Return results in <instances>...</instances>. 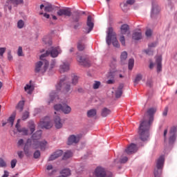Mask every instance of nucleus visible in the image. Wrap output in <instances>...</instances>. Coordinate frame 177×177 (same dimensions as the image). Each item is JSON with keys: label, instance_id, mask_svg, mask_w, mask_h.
Returning a JSON list of instances; mask_svg holds the SVG:
<instances>
[{"label": "nucleus", "instance_id": "obj_1", "mask_svg": "<svg viewBox=\"0 0 177 177\" xmlns=\"http://www.w3.org/2000/svg\"><path fill=\"white\" fill-rule=\"evenodd\" d=\"M156 111H157V109L154 108L148 109L144 116V120H142L140 124L138 134L142 142H146V140H149V131L150 130V125H151L153 121H154V114Z\"/></svg>", "mask_w": 177, "mask_h": 177}, {"label": "nucleus", "instance_id": "obj_2", "mask_svg": "<svg viewBox=\"0 0 177 177\" xmlns=\"http://www.w3.org/2000/svg\"><path fill=\"white\" fill-rule=\"evenodd\" d=\"M164 162H165V158L164 156H160L156 160V168L154 169L155 177H161V174H162V168H164Z\"/></svg>", "mask_w": 177, "mask_h": 177}, {"label": "nucleus", "instance_id": "obj_3", "mask_svg": "<svg viewBox=\"0 0 177 177\" xmlns=\"http://www.w3.org/2000/svg\"><path fill=\"white\" fill-rule=\"evenodd\" d=\"M41 61H39L35 64V73H41V74H44L48 70V67L49 66V62L47 60L41 59Z\"/></svg>", "mask_w": 177, "mask_h": 177}, {"label": "nucleus", "instance_id": "obj_4", "mask_svg": "<svg viewBox=\"0 0 177 177\" xmlns=\"http://www.w3.org/2000/svg\"><path fill=\"white\" fill-rule=\"evenodd\" d=\"M59 53H62V50L59 47H50L48 50H46V53L42 54L40 56V60H44V57L51 56V57H57Z\"/></svg>", "mask_w": 177, "mask_h": 177}, {"label": "nucleus", "instance_id": "obj_5", "mask_svg": "<svg viewBox=\"0 0 177 177\" xmlns=\"http://www.w3.org/2000/svg\"><path fill=\"white\" fill-rule=\"evenodd\" d=\"M66 80H67V77H66V76L60 80L59 82L56 86L57 91H62V88H63L64 91L70 92V89H71V85H70V83H64V81H66Z\"/></svg>", "mask_w": 177, "mask_h": 177}, {"label": "nucleus", "instance_id": "obj_6", "mask_svg": "<svg viewBox=\"0 0 177 177\" xmlns=\"http://www.w3.org/2000/svg\"><path fill=\"white\" fill-rule=\"evenodd\" d=\"M94 175L97 177H112L111 173L107 174L106 169L103 167H98L95 169Z\"/></svg>", "mask_w": 177, "mask_h": 177}, {"label": "nucleus", "instance_id": "obj_7", "mask_svg": "<svg viewBox=\"0 0 177 177\" xmlns=\"http://www.w3.org/2000/svg\"><path fill=\"white\" fill-rule=\"evenodd\" d=\"M176 132H177L176 126H173L172 127H171L169 133V145H174V143H175V140H176Z\"/></svg>", "mask_w": 177, "mask_h": 177}, {"label": "nucleus", "instance_id": "obj_8", "mask_svg": "<svg viewBox=\"0 0 177 177\" xmlns=\"http://www.w3.org/2000/svg\"><path fill=\"white\" fill-rule=\"evenodd\" d=\"M161 12V8L158 6V4L156 3H152V8L151 11V19H156Z\"/></svg>", "mask_w": 177, "mask_h": 177}, {"label": "nucleus", "instance_id": "obj_9", "mask_svg": "<svg viewBox=\"0 0 177 177\" xmlns=\"http://www.w3.org/2000/svg\"><path fill=\"white\" fill-rule=\"evenodd\" d=\"M115 37L117 36L115 35V32L113 31V28H109L106 39L107 45H111V39H113V38H114Z\"/></svg>", "mask_w": 177, "mask_h": 177}, {"label": "nucleus", "instance_id": "obj_10", "mask_svg": "<svg viewBox=\"0 0 177 177\" xmlns=\"http://www.w3.org/2000/svg\"><path fill=\"white\" fill-rule=\"evenodd\" d=\"M71 8H62L59 9L57 15L58 16H64L65 17H70L71 16Z\"/></svg>", "mask_w": 177, "mask_h": 177}, {"label": "nucleus", "instance_id": "obj_11", "mask_svg": "<svg viewBox=\"0 0 177 177\" xmlns=\"http://www.w3.org/2000/svg\"><path fill=\"white\" fill-rule=\"evenodd\" d=\"M77 60L82 66H85V67H89L91 66V62L88 58L84 59L82 56H77Z\"/></svg>", "mask_w": 177, "mask_h": 177}, {"label": "nucleus", "instance_id": "obj_12", "mask_svg": "<svg viewBox=\"0 0 177 177\" xmlns=\"http://www.w3.org/2000/svg\"><path fill=\"white\" fill-rule=\"evenodd\" d=\"M127 154H133L138 151V147L136 145L131 143L126 149Z\"/></svg>", "mask_w": 177, "mask_h": 177}, {"label": "nucleus", "instance_id": "obj_13", "mask_svg": "<svg viewBox=\"0 0 177 177\" xmlns=\"http://www.w3.org/2000/svg\"><path fill=\"white\" fill-rule=\"evenodd\" d=\"M46 145H48V142H46V140H43L41 142L39 141H37L35 143V149H41V150H45V149H46Z\"/></svg>", "mask_w": 177, "mask_h": 177}, {"label": "nucleus", "instance_id": "obj_14", "mask_svg": "<svg viewBox=\"0 0 177 177\" xmlns=\"http://www.w3.org/2000/svg\"><path fill=\"white\" fill-rule=\"evenodd\" d=\"M70 70V64L67 62H64L62 64L59 66V72L61 73H66Z\"/></svg>", "mask_w": 177, "mask_h": 177}, {"label": "nucleus", "instance_id": "obj_15", "mask_svg": "<svg viewBox=\"0 0 177 177\" xmlns=\"http://www.w3.org/2000/svg\"><path fill=\"white\" fill-rule=\"evenodd\" d=\"M133 3H135V0H127L126 2L120 3V8L123 12H127L128 10V5H133Z\"/></svg>", "mask_w": 177, "mask_h": 177}, {"label": "nucleus", "instance_id": "obj_16", "mask_svg": "<svg viewBox=\"0 0 177 177\" xmlns=\"http://www.w3.org/2000/svg\"><path fill=\"white\" fill-rule=\"evenodd\" d=\"M54 123L55 127L57 129H60L61 128H63V122H62L60 116L57 115L54 118Z\"/></svg>", "mask_w": 177, "mask_h": 177}, {"label": "nucleus", "instance_id": "obj_17", "mask_svg": "<svg viewBox=\"0 0 177 177\" xmlns=\"http://www.w3.org/2000/svg\"><path fill=\"white\" fill-rule=\"evenodd\" d=\"M86 26L88 27V29L87 30V34H89V32L93 30V21H92V16L88 15L87 17V22Z\"/></svg>", "mask_w": 177, "mask_h": 177}, {"label": "nucleus", "instance_id": "obj_18", "mask_svg": "<svg viewBox=\"0 0 177 177\" xmlns=\"http://www.w3.org/2000/svg\"><path fill=\"white\" fill-rule=\"evenodd\" d=\"M120 32L122 35H125V34L129 35V34H131V32L129 31V26H128V24L122 25L120 27Z\"/></svg>", "mask_w": 177, "mask_h": 177}, {"label": "nucleus", "instance_id": "obj_19", "mask_svg": "<svg viewBox=\"0 0 177 177\" xmlns=\"http://www.w3.org/2000/svg\"><path fill=\"white\" fill-rule=\"evenodd\" d=\"M62 154H63V151L58 150L49 157L48 161H53V160H56V158H59V157H61Z\"/></svg>", "mask_w": 177, "mask_h": 177}, {"label": "nucleus", "instance_id": "obj_20", "mask_svg": "<svg viewBox=\"0 0 177 177\" xmlns=\"http://www.w3.org/2000/svg\"><path fill=\"white\" fill-rule=\"evenodd\" d=\"M49 118L46 117L44 121H41V125L44 127V128H46V129H50V128L53 127L52 122L49 120Z\"/></svg>", "mask_w": 177, "mask_h": 177}, {"label": "nucleus", "instance_id": "obj_21", "mask_svg": "<svg viewBox=\"0 0 177 177\" xmlns=\"http://www.w3.org/2000/svg\"><path fill=\"white\" fill-rule=\"evenodd\" d=\"M80 142V137H77L74 135L71 136L68 139V145H71L73 143H78Z\"/></svg>", "mask_w": 177, "mask_h": 177}, {"label": "nucleus", "instance_id": "obj_22", "mask_svg": "<svg viewBox=\"0 0 177 177\" xmlns=\"http://www.w3.org/2000/svg\"><path fill=\"white\" fill-rule=\"evenodd\" d=\"M84 41H85V37H81L77 42V49L78 50L82 51L85 49V44H84Z\"/></svg>", "mask_w": 177, "mask_h": 177}, {"label": "nucleus", "instance_id": "obj_23", "mask_svg": "<svg viewBox=\"0 0 177 177\" xmlns=\"http://www.w3.org/2000/svg\"><path fill=\"white\" fill-rule=\"evenodd\" d=\"M161 62H162V57L161 56H158L156 58V64H157V71L160 73L162 70V65L161 64Z\"/></svg>", "mask_w": 177, "mask_h": 177}, {"label": "nucleus", "instance_id": "obj_24", "mask_svg": "<svg viewBox=\"0 0 177 177\" xmlns=\"http://www.w3.org/2000/svg\"><path fill=\"white\" fill-rule=\"evenodd\" d=\"M127 59H128V53H127V51H123L120 55V62L122 64H125L127 63Z\"/></svg>", "mask_w": 177, "mask_h": 177}, {"label": "nucleus", "instance_id": "obj_25", "mask_svg": "<svg viewBox=\"0 0 177 177\" xmlns=\"http://www.w3.org/2000/svg\"><path fill=\"white\" fill-rule=\"evenodd\" d=\"M62 111L64 114H70L71 113V107L66 104H63Z\"/></svg>", "mask_w": 177, "mask_h": 177}, {"label": "nucleus", "instance_id": "obj_26", "mask_svg": "<svg viewBox=\"0 0 177 177\" xmlns=\"http://www.w3.org/2000/svg\"><path fill=\"white\" fill-rule=\"evenodd\" d=\"M124 88V84H120L118 90L115 92V97L118 98V97H121V96L122 95V89Z\"/></svg>", "mask_w": 177, "mask_h": 177}, {"label": "nucleus", "instance_id": "obj_27", "mask_svg": "<svg viewBox=\"0 0 177 177\" xmlns=\"http://www.w3.org/2000/svg\"><path fill=\"white\" fill-rule=\"evenodd\" d=\"M28 146H31V139H28L26 143L25 144L24 151L26 156H28Z\"/></svg>", "mask_w": 177, "mask_h": 177}, {"label": "nucleus", "instance_id": "obj_28", "mask_svg": "<svg viewBox=\"0 0 177 177\" xmlns=\"http://www.w3.org/2000/svg\"><path fill=\"white\" fill-rule=\"evenodd\" d=\"M109 114H111V111L107 108L102 109L101 111V115L102 117H107V115H109Z\"/></svg>", "mask_w": 177, "mask_h": 177}, {"label": "nucleus", "instance_id": "obj_29", "mask_svg": "<svg viewBox=\"0 0 177 177\" xmlns=\"http://www.w3.org/2000/svg\"><path fill=\"white\" fill-rule=\"evenodd\" d=\"M41 135H42V131L39 130L32 135V138L33 140H38V139H40Z\"/></svg>", "mask_w": 177, "mask_h": 177}, {"label": "nucleus", "instance_id": "obj_30", "mask_svg": "<svg viewBox=\"0 0 177 177\" xmlns=\"http://www.w3.org/2000/svg\"><path fill=\"white\" fill-rule=\"evenodd\" d=\"M133 39L136 41H139V39H142V32H135L132 36Z\"/></svg>", "mask_w": 177, "mask_h": 177}, {"label": "nucleus", "instance_id": "obj_31", "mask_svg": "<svg viewBox=\"0 0 177 177\" xmlns=\"http://www.w3.org/2000/svg\"><path fill=\"white\" fill-rule=\"evenodd\" d=\"M96 114H97L96 109H90L89 111H87V117H88V118H92L95 117Z\"/></svg>", "mask_w": 177, "mask_h": 177}, {"label": "nucleus", "instance_id": "obj_32", "mask_svg": "<svg viewBox=\"0 0 177 177\" xmlns=\"http://www.w3.org/2000/svg\"><path fill=\"white\" fill-rule=\"evenodd\" d=\"M8 2L11 3V5H13L14 6H17L18 5H21L23 2H24V0H8Z\"/></svg>", "mask_w": 177, "mask_h": 177}, {"label": "nucleus", "instance_id": "obj_33", "mask_svg": "<svg viewBox=\"0 0 177 177\" xmlns=\"http://www.w3.org/2000/svg\"><path fill=\"white\" fill-rule=\"evenodd\" d=\"M17 131H18V132L21 133L24 136H27L28 135V129H27L26 127H18L17 129Z\"/></svg>", "mask_w": 177, "mask_h": 177}, {"label": "nucleus", "instance_id": "obj_34", "mask_svg": "<svg viewBox=\"0 0 177 177\" xmlns=\"http://www.w3.org/2000/svg\"><path fill=\"white\" fill-rule=\"evenodd\" d=\"M24 90L28 95H31L32 93V86L29 84H26V86L24 87Z\"/></svg>", "mask_w": 177, "mask_h": 177}, {"label": "nucleus", "instance_id": "obj_35", "mask_svg": "<svg viewBox=\"0 0 177 177\" xmlns=\"http://www.w3.org/2000/svg\"><path fill=\"white\" fill-rule=\"evenodd\" d=\"M111 41L113 46L115 48H120V43H118V40H117V36L112 37Z\"/></svg>", "mask_w": 177, "mask_h": 177}, {"label": "nucleus", "instance_id": "obj_36", "mask_svg": "<svg viewBox=\"0 0 177 177\" xmlns=\"http://www.w3.org/2000/svg\"><path fill=\"white\" fill-rule=\"evenodd\" d=\"M15 118H16V112H13L11 116L8 118L9 122L11 124V127H13V122H15Z\"/></svg>", "mask_w": 177, "mask_h": 177}, {"label": "nucleus", "instance_id": "obj_37", "mask_svg": "<svg viewBox=\"0 0 177 177\" xmlns=\"http://www.w3.org/2000/svg\"><path fill=\"white\" fill-rule=\"evenodd\" d=\"M72 156H73V152H71V151H67L64 155L63 160H67L71 158Z\"/></svg>", "mask_w": 177, "mask_h": 177}, {"label": "nucleus", "instance_id": "obj_38", "mask_svg": "<svg viewBox=\"0 0 177 177\" xmlns=\"http://www.w3.org/2000/svg\"><path fill=\"white\" fill-rule=\"evenodd\" d=\"M24 107V101H20V102L18 103V104H17L16 109H17V110H19V111H23Z\"/></svg>", "mask_w": 177, "mask_h": 177}, {"label": "nucleus", "instance_id": "obj_39", "mask_svg": "<svg viewBox=\"0 0 177 177\" xmlns=\"http://www.w3.org/2000/svg\"><path fill=\"white\" fill-rule=\"evenodd\" d=\"M29 129L31 133H34L35 131V124H34V122H29Z\"/></svg>", "mask_w": 177, "mask_h": 177}, {"label": "nucleus", "instance_id": "obj_40", "mask_svg": "<svg viewBox=\"0 0 177 177\" xmlns=\"http://www.w3.org/2000/svg\"><path fill=\"white\" fill-rule=\"evenodd\" d=\"M142 77L140 74L137 75L136 79L134 80L135 85H138V84H139V82L142 81Z\"/></svg>", "mask_w": 177, "mask_h": 177}, {"label": "nucleus", "instance_id": "obj_41", "mask_svg": "<svg viewBox=\"0 0 177 177\" xmlns=\"http://www.w3.org/2000/svg\"><path fill=\"white\" fill-rule=\"evenodd\" d=\"M55 97H56V93L55 91H53L50 94V100L48 102V104H50L52 102L55 100Z\"/></svg>", "mask_w": 177, "mask_h": 177}, {"label": "nucleus", "instance_id": "obj_42", "mask_svg": "<svg viewBox=\"0 0 177 177\" xmlns=\"http://www.w3.org/2000/svg\"><path fill=\"white\" fill-rule=\"evenodd\" d=\"M80 80V77L77 75H73L72 78V84L73 85H76L78 84V80Z\"/></svg>", "mask_w": 177, "mask_h": 177}, {"label": "nucleus", "instance_id": "obj_43", "mask_svg": "<svg viewBox=\"0 0 177 177\" xmlns=\"http://www.w3.org/2000/svg\"><path fill=\"white\" fill-rule=\"evenodd\" d=\"M134 64H135V60L133 59H130L129 60V70H132V68H133Z\"/></svg>", "mask_w": 177, "mask_h": 177}, {"label": "nucleus", "instance_id": "obj_44", "mask_svg": "<svg viewBox=\"0 0 177 177\" xmlns=\"http://www.w3.org/2000/svg\"><path fill=\"white\" fill-rule=\"evenodd\" d=\"M6 167H8L6 162H5L3 158H0V168H6Z\"/></svg>", "mask_w": 177, "mask_h": 177}, {"label": "nucleus", "instance_id": "obj_45", "mask_svg": "<svg viewBox=\"0 0 177 177\" xmlns=\"http://www.w3.org/2000/svg\"><path fill=\"white\" fill-rule=\"evenodd\" d=\"M45 12H53V7L52 6V4H48L45 7Z\"/></svg>", "mask_w": 177, "mask_h": 177}, {"label": "nucleus", "instance_id": "obj_46", "mask_svg": "<svg viewBox=\"0 0 177 177\" xmlns=\"http://www.w3.org/2000/svg\"><path fill=\"white\" fill-rule=\"evenodd\" d=\"M63 109V105H62L61 104H55L54 106V109L56 111H62Z\"/></svg>", "mask_w": 177, "mask_h": 177}, {"label": "nucleus", "instance_id": "obj_47", "mask_svg": "<svg viewBox=\"0 0 177 177\" xmlns=\"http://www.w3.org/2000/svg\"><path fill=\"white\" fill-rule=\"evenodd\" d=\"M17 27H18V28H23V27H24V21H23L21 19L18 21Z\"/></svg>", "mask_w": 177, "mask_h": 177}, {"label": "nucleus", "instance_id": "obj_48", "mask_svg": "<svg viewBox=\"0 0 177 177\" xmlns=\"http://www.w3.org/2000/svg\"><path fill=\"white\" fill-rule=\"evenodd\" d=\"M29 115H30V114L28 113V111L24 112L22 115L23 121H26V120H27V118H28Z\"/></svg>", "mask_w": 177, "mask_h": 177}, {"label": "nucleus", "instance_id": "obj_49", "mask_svg": "<svg viewBox=\"0 0 177 177\" xmlns=\"http://www.w3.org/2000/svg\"><path fill=\"white\" fill-rule=\"evenodd\" d=\"M6 52V48L5 47H0V56L3 57V53Z\"/></svg>", "mask_w": 177, "mask_h": 177}, {"label": "nucleus", "instance_id": "obj_50", "mask_svg": "<svg viewBox=\"0 0 177 177\" xmlns=\"http://www.w3.org/2000/svg\"><path fill=\"white\" fill-rule=\"evenodd\" d=\"M17 55L19 57L23 56V48L21 46H19L18 48V50H17Z\"/></svg>", "mask_w": 177, "mask_h": 177}, {"label": "nucleus", "instance_id": "obj_51", "mask_svg": "<svg viewBox=\"0 0 177 177\" xmlns=\"http://www.w3.org/2000/svg\"><path fill=\"white\" fill-rule=\"evenodd\" d=\"M100 86V82H95L93 85V89H99Z\"/></svg>", "mask_w": 177, "mask_h": 177}, {"label": "nucleus", "instance_id": "obj_52", "mask_svg": "<svg viewBox=\"0 0 177 177\" xmlns=\"http://www.w3.org/2000/svg\"><path fill=\"white\" fill-rule=\"evenodd\" d=\"M16 164H17V160H12L10 162L11 168H15V167H16Z\"/></svg>", "mask_w": 177, "mask_h": 177}, {"label": "nucleus", "instance_id": "obj_53", "mask_svg": "<svg viewBox=\"0 0 177 177\" xmlns=\"http://www.w3.org/2000/svg\"><path fill=\"white\" fill-rule=\"evenodd\" d=\"M145 53H147V55H149V56H152L153 51V50H151L150 48H149L147 50H145Z\"/></svg>", "mask_w": 177, "mask_h": 177}, {"label": "nucleus", "instance_id": "obj_54", "mask_svg": "<svg viewBox=\"0 0 177 177\" xmlns=\"http://www.w3.org/2000/svg\"><path fill=\"white\" fill-rule=\"evenodd\" d=\"M120 42H121L123 46H125V37L121 36L119 39Z\"/></svg>", "mask_w": 177, "mask_h": 177}, {"label": "nucleus", "instance_id": "obj_55", "mask_svg": "<svg viewBox=\"0 0 177 177\" xmlns=\"http://www.w3.org/2000/svg\"><path fill=\"white\" fill-rule=\"evenodd\" d=\"M34 158H39L41 157V152L39 151H36L34 153Z\"/></svg>", "mask_w": 177, "mask_h": 177}, {"label": "nucleus", "instance_id": "obj_56", "mask_svg": "<svg viewBox=\"0 0 177 177\" xmlns=\"http://www.w3.org/2000/svg\"><path fill=\"white\" fill-rule=\"evenodd\" d=\"M8 60L11 62V60H13V56H12V51L8 50Z\"/></svg>", "mask_w": 177, "mask_h": 177}, {"label": "nucleus", "instance_id": "obj_57", "mask_svg": "<svg viewBox=\"0 0 177 177\" xmlns=\"http://www.w3.org/2000/svg\"><path fill=\"white\" fill-rule=\"evenodd\" d=\"M151 34H153V32L150 29L147 30L145 32L146 37H151Z\"/></svg>", "mask_w": 177, "mask_h": 177}, {"label": "nucleus", "instance_id": "obj_58", "mask_svg": "<svg viewBox=\"0 0 177 177\" xmlns=\"http://www.w3.org/2000/svg\"><path fill=\"white\" fill-rule=\"evenodd\" d=\"M127 161H128V157H127V156H125V157H124V158H122L120 159V162H121L122 164H125V162H127Z\"/></svg>", "mask_w": 177, "mask_h": 177}, {"label": "nucleus", "instance_id": "obj_59", "mask_svg": "<svg viewBox=\"0 0 177 177\" xmlns=\"http://www.w3.org/2000/svg\"><path fill=\"white\" fill-rule=\"evenodd\" d=\"M157 46V42L151 43L149 44V48L151 49V48H156Z\"/></svg>", "mask_w": 177, "mask_h": 177}, {"label": "nucleus", "instance_id": "obj_60", "mask_svg": "<svg viewBox=\"0 0 177 177\" xmlns=\"http://www.w3.org/2000/svg\"><path fill=\"white\" fill-rule=\"evenodd\" d=\"M168 133V129H165L163 136L165 138V142H167V134Z\"/></svg>", "mask_w": 177, "mask_h": 177}, {"label": "nucleus", "instance_id": "obj_61", "mask_svg": "<svg viewBox=\"0 0 177 177\" xmlns=\"http://www.w3.org/2000/svg\"><path fill=\"white\" fill-rule=\"evenodd\" d=\"M114 82H115V80H114V77H113L112 79L108 80L106 84H114Z\"/></svg>", "mask_w": 177, "mask_h": 177}, {"label": "nucleus", "instance_id": "obj_62", "mask_svg": "<svg viewBox=\"0 0 177 177\" xmlns=\"http://www.w3.org/2000/svg\"><path fill=\"white\" fill-rule=\"evenodd\" d=\"M17 154L19 158H23V157H24V154H23V151H17Z\"/></svg>", "mask_w": 177, "mask_h": 177}, {"label": "nucleus", "instance_id": "obj_63", "mask_svg": "<svg viewBox=\"0 0 177 177\" xmlns=\"http://www.w3.org/2000/svg\"><path fill=\"white\" fill-rule=\"evenodd\" d=\"M162 114L165 117H167V115H168V107H166L165 109Z\"/></svg>", "mask_w": 177, "mask_h": 177}, {"label": "nucleus", "instance_id": "obj_64", "mask_svg": "<svg viewBox=\"0 0 177 177\" xmlns=\"http://www.w3.org/2000/svg\"><path fill=\"white\" fill-rule=\"evenodd\" d=\"M24 140L20 139L18 141L17 145H18V146H22V145H24Z\"/></svg>", "mask_w": 177, "mask_h": 177}]
</instances>
